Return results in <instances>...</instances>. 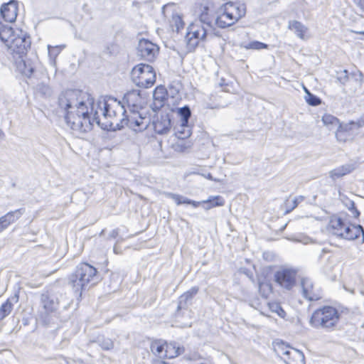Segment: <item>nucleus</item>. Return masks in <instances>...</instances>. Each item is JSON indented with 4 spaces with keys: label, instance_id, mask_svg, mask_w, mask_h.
<instances>
[{
    "label": "nucleus",
    "instance_id": "obj_27",
    "mask_svg": "<svg viewBox=\"0 0 364 364\" xmlns=\"http://www.w3.org/2000/svg\"><path fill=\"white\" fill-rule=\"evenodd\" d=\"M225 5L229 8V10L237 15V18L240 19L245 16L246 6L240 2H228Z\"/></svg>",
    "mask_w": 364,
    "mask_h": 364
},
{
    "label": "nucleus",
    "instance_id": "obj_36",
    "mask_svg": "<svg viewBox=\"0 0 364 364\" xmlns=\"http://www.w3.org/2000/svg\"><path fill=\"white\" fill-rule=\"evenodd\" d=\"M178 114L181 117V122L188 124L191 115L190 107L187 105L178 109Z\"/></svg>",
    "mask_w": 364,
    "mask_h": 364
},
{
    "label": "nucleus",
    "instance_id": "obj_7",
    "mask_svg": "<svg viewBox=\"0 0 364 364\" xmlns=\"http://www.w3.org/2000/svg\"><path fill=\"white\" fill-rule=\"evenodd\" d=\"M148 124V119L143 117L138 110L131 109L130 114L126 113L125 117L120 119V129L127 126L134 132H141Z\"/></svg>",
    "mask_w": 364,
    "mask_h": 364
},
{
    "label": "nucleus",
    "instance_id": "obj_14",
    "mask_svg": "<svg viewBox=\"0 0 364 364\" xmlns=\"http://www.w3.org/2000/svg\"><path fill=\"white\" fill-rule=\"evenodd\" d=\"M122 103L124 105H127L129 112L131 109L138 110L141 103V97L140 92L136 90H132L127 92L123 97Z\"/></svg>",
    "mask_w": 364,
    "mask_h": 364
},
{
    "label": "nucleus",
    "instance_id": "obj_21",
    "mask_svg": "<svg viewBox=\"0 0 364 364\" xmlns=\"http://www.w3.org/2000/svg\"><path fill=\"white\" fill-rule=\"evenodd\" d=\"M198 287H193L180 296L178 298L177 311L183 309H187L189 304H191L193 298L198 293Z\"/></svg>",
    "mask_w": 364,
    "mask_h": 364
},
{
    "label": "nucleus",
    "instance_id": "obj_33",
    "mask_svg": "<svg viewBox=\"0 0 364 364\" xmlns=\"http://www.w3.org/2000/svg\"><path fill=\"white\" fill-rule=\"evenodd\" d=\"M321 120L323 124L329 129H331L334 127H338L340 123V121L337 117L329 114H324L322 117Z\"/></svg>",
    "mask_w": 364,
    "mask_h": 364
},
{
    "label": "nucleus",
    "instance_id": "obj_45",
    "mask_svg": "<svg viewBox=\"0 0 364 364\" xmlns=\"http://www.w3.org/2000/svg\"><path fill=\"white\" fill-rule=\"evenodd\" d=\"M98 343H99L100 346L103 350H108L113 348V347H114L113 341L109 338H104L102 340H99Z\"/></svg>",
    "mask_w": 364,
    "mask_h": 364
},
{
    "label": "nucleus",
    "instance_id": "obj_13",
    "mask_svg": "<svg viewBox=\"0 0 364 364\" xmlns=\"http://www.w3.org/2000/svg\"><path fill=\"white\" fill-rule=\"evenodd\" d=\"M26 212L25 208L10 211L0 218V233L5 230L11 224L18 220Z\"/></svg>",
    "mask_w": 364,
    "mask_h": 364
},
{
    "label": "nucleus",
    "instance_id": "obj_19",
    "mask_svg": "<svg viewBox=\"0 0 364 364\" xmlns=\"http://www.w3.org/2000/svg\"><path fill=\"white\" fill-rule=\"evenodd\" d=\"M346 225V223L342 218L336 215H333L330 218L327 229L329 232L341 237Z\"/></svg>",
    "mask_w": 364,
    "mask_h": 364
},
{
    "label": "nucleus",
    "instance_id": "obj_6",
    "mask_svg": "<svg viewBox=\"0 0 364 364\" xmlns=\"http://www.w3.org/2000/svg\"><path fill=\"white\" fill-rule=\"evenodd\" d=\"M208 36L213 37L212 28L210 26L204 28L198 24H191L188 27V31L186 36L188 48L190 50H194L198 46L200 41H205Z\"/></svg>",
    "mask_w": 364,
    "mask_h": 364
},
{
    "label": "nucleus",
    "instance_id": "obj_53",
    "mask_svg": "<svg viewBox=\"0 0 364 364\" xmlns=\"http://www.w3.org/2000/svg\"><path fill=\"white\" fill-rule=\"evenodd\" d=\"M119 234L118 230H113L110 234L109 236L112 238H115Z\"/></svg>",
    "mask_w": 364,
    "mask_h": 364
},
{
    "label": "nucleus",
    "instance_id": "obj_9",
    "mask_svg": "<svg viewBox=\"0 0 364 364\" xmlns=\"http://www.w3.org/2000/svg\"><path fill=\"white\" fill-rule=\"evenodd\" d=\"M159 53V47L146 39H141L137 46V55L141 58L152 62Z\"/></svg>",
    "mask_w": 364,
    "mask_h": 364
},
{
    "label": "nucleus",
    "instance_id": "obj_22",
    "mask_svg": "<svg viewBox=\"0 0 364 364\" xmlns=\"http://www.w3.org/2000/svg\"><path fill=\"white\" fill-rule=\"evenodd\" d=\"M41 304L45 310L44 313H55L58 306V302L53 297L47 294H42L41 296Z\"/></svg>",
    "mask_w": 364,
    "mask_h": 364
},
{
    "label": "nucleus",
    "instance_id": "obj_8",
    "mask_svg": "<svg viewBox=\"0 0 364 364\" xmlns=\"http://www.w3.org/2000/svg\"><path fill=\"white\" fill-rule=\"evenodd\" d=\"M297 271L294 269H282L274 274V281L281 287L291 290L296 285Z\"/></svg>",
    "mask_w": 364,
    "mask_h": 364
},
{
    "label": "nucleus",
    "instance_id": "obj_60",
    "mask_svg": "<svg viewBox=\"0 0 364 364\" xmlns=\"http://www.w3.org/2000/svg\"><path fill=\"white\" fill-rule=\"evenodd\" d=\"M178 21H181V19L180 18H178Z\"/></svg>",
    "mask_w": 364,
    "mask_h": 364
},
{
    "label": "nucleus",
    "instance_id": "obj_5",
    "mask_svg": "<svg viewBox=\"0 0 364 364\" xmlns=\"http://www.w3.org/2000/svg\"><path fill=\"white\" fill-rule=\"evenodd\" d=\"M131 75L133 82L139 87H151L156 82V73L148 64L137 65L132 69Z\"/></svg>",
    "mask_w": 364,
    "mask_h": 364
},
{
    "label": "nucleus",
    "instance_id": "obj_24",
    "mask_svg": "<svg viewBox=\"0 0 364 364\" xmlns=\"http://www.w3.org/2000/svg\"><path fill=\"white\" fill-rule=\"evenodd\" d=\"M186 204L187 205H191L194 208H197L200 205V203H208L209 206L207 208H210L215 206H222L224 204V200L222 197L218 196L213 198H209L207 200H203L202 202H198L193 200H191L189 198H186L185 200Z\"/></svg>",
    "mask_w": 364,
    "mask_h": 364
},
{
    "label": "nucleus",
    "instance_id": "obj_51",
    "mask_svg": "<svg viewBox=\"0 0 364 364\" xmlns=\"http://www.w3.org/2000/svg\"><path fill=\"white\" fill-rule=\"evenodd\" d=\"M353 75L356 81L360 82L363 81V75L360 71H358L357 73H353Z\"/></svg>",
    "mask_w": 364,
    "mask_h": 364
},
{
    "label": "nucleus",
    "instance_id": "obj_34",
    "mask_svg": "<svg viewBox=\"0 0 364 364\" xmlns=\"http://www.w3.org/2000/svg\"><path fill=\"white\" fill-rule=\"evenodd\" d=\"M258 288L259 294L264 299H267L272 292V285L266 282H258Z\"/></svg>",
    "mask_w": 364,
    "mask_h": 364
},
{
    "label": "nucleus",
    "instance_id": "obj_50",
    "mask_svg": "<svg viewBox=\"0 0 364 364\" xmlns=\"http://www.w3.org/2000/svg\"><path fill=\"white\" fill-rule=\"evenodd\" d=\"M167 90L168 95H171L172 97H174L179 92V89L172 84L168 86V90Z\"/></svg>",
    "mask_w": 364,
    "mask_h": 364
},
{
    "label": "nucleus",
    "instance_id": "obj_58",
    "mask_svg": "<svg viewBox=\"0 0 364 364\" xmlns=\"http://www.w3.org/2000/svg\"><path fill=\"white\" fill-rule=\"evenodd\" d=\"M4 136H5V134H4V132L1 129H0V141L4 139Z\"/></svg>",
    "mask_w": 364,
    "mask_h": 364
},
{
    "label": "nucleus",
    "instance_id": "obj_42",
    "mask_svg": "<svg viewBox=\"0 0 364 364\" xmlns=\"http://www.w3.org/2000/svg\"><path fill=\"white\" fill-rule=\"evenodd\" d=\"M269 46L266 43L254 41L248 43L247 46H245L247 49H253V50H261V49H267Z\"/></svg>",
    "mask_w": 364,
    "mask_h": 364
},
{
    "label": "nucleus",
    "instance_id": "obj_17",
    "mask_svg": "<svg viewBox=\"0 0 364 364\" xmlns=\"http://www.w3.org/2000/svg\"><path fill=\"white\" fill-rule=\"evenodd\" d=\"M168 96V90L164 86H157L153 93L154 102L151 106L153 110H159L164 105Z\"/></svg>",
    "mask_w": 364,
    "mask_h": 364
},
{
    "label": "nucleus",
    "instance_id": "obj_35",
    "mask_svg": "<svg viewBox=\"0 0 364 364\" xmlns=\"http://www.w3.org/2000/svg\"><path fill=\"white\" fill-rule=\"evenodd\" d=\"M179 350L180 348H176L174 343L168 344L166 343V345H165V353L163 356L169 358L176 357L180 354Z\"/></svg>",
    "mask_w": 364,
    "mask_h": 364
},
{
    "label": "nucleus",
    "instance_id": "obj_39",
    "mask_svg": "<svg viewBox=\"0 0 364 364\" xmlns=\"http://www.w3.org/2000/svg\"><path fill=\"white\" fill-rule=\"evenodd\" d=\"M195 23L198 24V26L203 27L204 28H205V27H207L208 26H210V27L212 28V35L214 36L212 20L210 19L208 14H201L199 18V21Z\"/></svg>",
    "mask_w": 364,
    "mask_h": 364
},
{
    "label": "nucleus",
    "instance_id": "obj_15",
    "mask_svg": "<svg viewBox=\"0 0 364 364\" xmlns=\"http://www.w3.org/2000/svg\"><path fill=\"white\" fill-rule=\"evenodd\" d=\"M154 129L159 134H166L171 127V118L168 114L157 117L153 122Z\"/></svg>",
    "mask_w": 364,
    "mask_h": 364
},
{
    "label": "nucleus",
    "instance_id": "obj_41",
    "mask_svg": "<svg viewBox=\"0 0 364 364\" xmlns=\"http://www.w3.org/2000/svg\"><path fill=\"white\" fill-rule=\"evenodd\" d=\"M304 200V197L302 196H297L291 202V205H289V200H286V203H285V205L287 206V210H285V213L286 214H288L291 211H292L295 208L297 207V205H299V203H301V201H303Z\"/></svg>",
    "mask_w": 364,
    "mask_h": 364
},
{
    "label": "nucleus",
    "instance_id": "obj_59",
    "mask_svg": "<svg viewBox=\"0 0 364 364\" xmlns=\"http://www.w3.org/2000/svg\"><path fill=\"white\" fill-rule=\"evenodd\" d=\"M220 86H223V85H225V82H224V80L223 79H221V82L219 83Z\"/></svg>",
    "mask_w": 364,
    "mask_h": 364
},
{
    "label": "nucleus",
    "instance_id": "obj_55",
    "mask_svg": "<svg viewBox=\"0 0 364 364\" xmlns=\"http://www.w3.org/2000/svg\"><path fill=\"white\" fill-rule=\"evenodd\" d=\"M352 33H356V34H360L363 36V37L361 38L362 40H364V31H353V30H351L350 31Z\"/></svg>",
    "mask_w": 364,
    "mask_h": 364
},
{
    "label": "nucleus",
    "instance_id": "obj_2",
    "mask_svg": "<svg viewBox=\"0 0 364 364\" xmlns=\"http://www.w3.org/2000/svg\"><path fill=\"white\" fill-rule=\"evenodd\" d=\"M100 280V276L96 268L88 263L79 264L75 271L68 277V284L73 291L82 296L83 291L96 284Z\"/></svg>",
    "mask_w": 364,
    "mask_h": 364
},
{
    "label": "nucleus",
    "instance_id": "obj_49",
    "mask_svg": "<svg viewBox=\"0 0 364 364\" xmlns=\"http://www.w3.org/2000/svg\"><path fill=\"white\" fill-rule=\"evenodd\" d=\"M329 173H330V176L333 179L341 178L344 176L343 173L341 171V169L340 167H338V168L331 171Z\"/></svg>",
    "mask_w": 364,
    "mask_h": 364
},
{
    "label": "nucleus",
    "instance_id": "obj_56",
    "mask_svg": "<svg viewBox=\"0 0 364 364\" xmlns=\"http://www.w3.org/2000/svg\"><path fill=\"white\" fill-rule=\"evenodd\" d=\"M276 307H277V309H279V311H277L278 314H279L280 316L283 317V315H282V314H285L284 311V310H283L280 306H277V305L276 306Z\"/></svg>",
    "mask_w": 364,
    "mask_h": 364
},
{
    "label": "nucleus",
    "instance_id": "obj_52",
    "mask_svg": "<svg viewBox=\"0 0 364 364\" xmlns=\"http://www.w3.org/2000/svg\"><path fill=\"white\" fill-rule=\"evenodd\" d=\"M277 346L278 348L282 351V354L285 350H290L291 349L288 346H286L283 342H282L281 343H278Z\"/></svg>",
    "mask_w": 364,
    "mask_h": 364
},
{
    "label": "nucleus",
    "instance_id": "obj_43",
    "mask_svg": "<svg viewBox=\"0 0 364 364\" xmlns=\"http://www.w3.org/2000/svg\"><path fill=\"white\" fill-rule=\"evenodd\" d=\"M336 137L338 141L346 142L351 137V134H348L343 129H339V127H337V129L336 132Z\"/></svg>",
    "mask_w": 364,
    "mask_h": 364
},
{
    "label": "nucleus",
    "instance_id": "obj_38",
    "mask_svg": "<svg viewBox=\"0 0 364 364\" xmlns=\"http://www.w3.org/2000/svg\"><path fill=\"white\" fill-rule=\"evenodd\" d=\"M304 89L306 92L305 100L309 105L317 106L321 103V100L318 97L311 93L306 87Z\"/></svg>",
    "mask_w": 364,
    "mask_h": 364
},
{
    "label": "nucleus",
    "instance_id": "obj_30",
    "mask_svg": "<svg viewBox=\"0 0 364 364\" xmlns=\"http://www.w3.org/2000/svg\"><path fill=\"white\" fill-rule=\"evenodd\" d=\"M18 69L23 75L31 77L35 70V67L31 60H21L18 64Z\"/></svg>",
    "mask_w": 364,
    "mask_h": 364
},
{
    "label": "nucleus",
    "instance_id": "obj_29",
    "mask_svg": "<svg viewBox=\"0 0 364 364\" xmlns=\"http://www.w3.org/2000/svg\"><path fill=\"white\" fill-rule=\"evenodd\" d=\"M41 320L44 326L58 328L59 319L55 313H42Z\"/></svg>",
    "mask_w": 364,
    "mask_h": 364
},
{
    "label": "nucleus",
    "instance_id": "obj_3",
    "mask_svg": "<svg viewBox=\"0 0 364 364\" xmlns=\"http://www.w3.org/2000/svg\"><path fill=\"white\" fill-rule=\"evenodd\" d=\"M95 109L102 114L105 122L100 120V124L107 123L110 124L107 129L112 127L114 122L116 123L119 129H120V119L125 117L127 110L121 101L117 99L111 98L109 100L103 99L99 100L95 106Z\"/></svg>",
    "mask_w": 364,
    "mask_h": 364
},
{
    "label": "nucleus",
    "instance_id": "obj_11",
    "mask_svg": "<svg viewBox=\"0 0 364 364\" xmlns=\"http://www.w3.org/2000/svg\"><path fill=\"white\" fill-rule=\"evenodd\" d=\"M222 10L223 12L217 16L215 21V24L218 27L225 28L232 26L240 20L237 15H235L233 12L230 11L225 4Z\"/></svg>",
    "mask_w": 364,
    "mask_h": 364
},
{
    "label": "nucleus",
    "instance_id": "obj_23",
    "mask_svg": "<svg viewBox=\"0 0 364 364\" xmlns=\"http://www.w3.org/2000/svg\"><path fill=\"white\" fill-rule=\"evenodd\" d=\"M17 33L18 30L16 31L11 26L4 25L0 22V39L6 47L12 42Z\"/></svg>",
    "mask_w": 364,
    "mask_h": 364
},
{
    "label": "nucleus",
    "instance_id": "obj_47",
    "mask_svg": "<svg viewBox=\"0 0 364 364\" xmlns=\"http://www.w3.org/2000/svg\"><path fill=\"white\" fill-rule=\"evenodd\" d=\"M339 167L341 168V171L343 173L344 176L348 173H350L355 168V165L352 164H344Z\"/></svg>",
    "mask_w": 364,
    "mask_h": 364
},
{
    "label": "nucleus",
    "instance_id": "obj_44",
    "mask_svg": "<svg viewBox=\"0 0 364 364\" xmlns=\"http://www.w3.org/2000/svg\"><path fill=\"white\" fill-rule=\"evenodd\" d=\"M165 196L168 198H170L174 200L176 203L178 205H181V204H186L185 200L187 198H186L183 196L170 193V192L165 193Z\"/></svg>",
    "mask_w": 364,
    "mask_h": 364
},
{
    "label": "nucleus",
    "instance_id": "obj_40",
    "mask_svg": "<svg viewBox=\"0 0 364 364\" xmlns=\"http://www.w3.org/2000/svg\"><path fill=\"white\" fill-rule=\"evenodd\" d=\"M65 48V45H60L55 46H48V55L50 58L55 60V58L59 55L61 50Z\"/></svg>",
    "mask_w": 364,
    "mask_h": 364
},
{
    "label": "nucleus",
    "instance_id": "obj_37",
    "mask_svg": "<svg viewBox=\"0 0 364 364\" xmlns=\"http://www.w3.org/2000/svg\"><path fill=\"white\" fill-rule=\"evenodd\" d=\"M36 90L38 94L45 97H50L53 92L50 87L43 82L38 84Z\"/></svg>",
    "mask_w": 364,
    "mask_h": 364
},
{
    "label": "nucleus",
    "instance_id": "obj_57",
    "mask_svg": "<svg viewBox=\"0 0 364 364\" xmlns=\"http://www.w3.org/2000/svg\"><path fill=\"white\" fill-rule=\"evenodd\" d=\"M204 176H205L206 178L209 179V180L216 181V180H215V179H214V178H213V176H212L211 173H207L206 175H204Z\"/></svg>",
    "mask_w": 364,
    "mask_h": 364
},
{
    "label": "nucleus",
    "instance_id": "obj_48",
    "mask_svg": "<svg viewBox=\"0 0 364 364\" xmlns=\"http://www.w3.org/2000/svg\"><path fill=\"white\" fill-rule=\"evenodd\" d=\"M337 79L341 83L345 84L348 80V71L344 70L338 73Z\"/></svg>",
    "mask_w": 364,
    "mask_h": 364
},
{
    "label": "nucleus",
    "instance_id": "obj_28",
    "mask_svg": "<svg viewBox=\"0 0 364 364\" xmlns=\"http://www.w3.org/2000/svg\"><path fill=\"white\" fill-rule=\"evenodd\" d=\"M288 27L290 30L294 31L299 38H304V33L306 32L307 28L303 23L295 20L289 21Z\"/></svg>",
    "mask_w": 364,
    "mask_h": 364
},
{
    "label": "nucleus",
    "instance_id": "obj_4",
    "mask_svg": "<svg viewBox=\"0 0 364 364\" xmlns=\"http://www.w3.org/2000/svg\"><path fill=\"white\" fill-rule=\"evenodd\" d=\"M339 318L340 314L336 308L326 306L312 314L309 323L316 328L331 330L336 326Z\"/></svg>",
    "mask_w": 364,
    "mask_h": 364
},
{
    "label": "nucleus",
    "instance_id": "obj_16",
    "mask_svg": "<svg viewBox=\"0 0 364 364\" xmlns=\"http://www.w3.org/2000/svg\"><path fill=\"white\" fill-rule=\"evenodd\" d=\"M301 287L302 289V296L309 301H318L321 296L314 289V284L311 279L303 277L301 279Z\"/></svg>",
    "mask_w": 364,
    "mask_h": 364
},
{
    "label": "nucleus",
    "instance_id": "obj_32",
    "mask_svg": "<svg viewBox=\"0 0 364 364\" xmlns=\"http://www.w3.org/2000/svg\"><path fill=\"white\" fill-rule=\"evenodd\" d=\"M165 345H166V342L165 341H154L151 344V350L154 355L161 357L162 356L163 352H165Z\"/></svg>",
    "mask_w": 364,
    "mask_h": 364
},
{
    "label": "nucleus",
    "instance_id": "obj_26",
    "mask_svg": "<svg viewBox=\"0 0 364 364\" xmlns=\"http://www.w3.org/2000/svg\"><path fill=\"white\" fill-rule=\"evenodd\" d=\"M18 300V297L15 296L14 297L9 298L1 304L0 306V321L11 314L13 309L14 302H17Z\"/></svg>",
    "mask_w": 364,
    "mask_h": 364
},
{
    "label": "nucleus",
    "instance_id": "obj_1",
    "mask_svg": "<svg viewBox=\"0 0 364 364\" xmlns=\"http://www.w3.org/2000/svg\"><path fill=\"white\" fill-rule=\"evenodd\" d=\"M58 105L64 112L67 124L73 130L89 132L94 123L105 130L110 125L100 124V116L95 109V100L89 92L76 89L67 90L60 95Z\"/></svg>",
    "mask_w": 364,
    "mask_h": 364
},
{
    "label": "nucleus",
    "instance_id": "obj_25",
    "mask_svg": "<svg viewBox=\"0 0 364 364\" xmlns=\"http://www.w3.org/2000/svg\"><path fill=\"white\" fill-rule=\"evenodd\" d=\"M339 129H343L344 132L348 133V134H353L352 132L353 129H360L364 127V114L362 115L358 120L356 121H350L347 124L339 123L338 126Z\"/></svg>",
    "mask_w": 364,
    "mask_h": 364
},
{
    "label": "nucleus",
    "instance_id": "obj_20",
    "mask_svg": "<svg viewBox=\"0 0 364 364\" xmlns=\"http://www.w3.org/2000/svg\"><path fill=\"white\" fill-rule=\"evenodd\" d=\"M283 355L287 364H305L304 355L299 350L291 348L290 350H285Z\"/></svg>",
    "mask_w": 364,
    "mask_h": 364
},
{
    "label": "nucleus",
    "instance_id": "obj_54",
    "mask_svg": "<svg viewBox=\"0 0 364 364\" xmlns=\"http://www.w3.org/2000/svg\"><path fill=\"white\" fill-rule=\"evenodd\" d=\"M358 6L364 12V0H358Z\"/></svg>",
    "mask_w": 364,
    "mask_h": 364
},
{
    "label": "nucleus",
    "instance_id": "obj_31",
    "mask_svg": "<svg viewBox=\"0 0 364 364\" xmlns=\"http://www.w3.org/2000/svg\"><path fill=\"white\" fill-rule=\"evenodd\" d=\"M176 135L179 139H186L191 135V128L188 124H183L181 122L180 125L176 127Z\"/></svg>",
    "mask_w": 364,
    "mask_h": 364
},
{
    "label": "nucleus",
    "instance_id": "obj_46",
    "mask_svg": "<svg viewBox=\"0 0 364 364\" xmlns=\"http://www.w3.org/2000/svg\"><path fill=\"white\" fill-rule=\"evenodd\" d=\"M346 205H347L348 208L352 212L353 217H355V218L359 217L360 212L356 208L355 204L353 200H349Z\"/></svg>",
    "mask_w": 364,
    "mask_h": 364
},
{
    "label": "nucleus",
    "instance_id": "obj_12",
    "mask_svg": "<svg viewBox=\"0 0 364 364\" xmlns=\"http://www.w3.org/2000/svg\"><path fill=\"white\" fill-rule=\"evenodd\" d=\"M1 15L5 21L12 23L16 21L18 14V1L11 0L1 6Z\"/></svg>",
    "mask_w": 364,
    "mask_h": 364
},
{
    "label": "nucleus",
    "instance_id": "obj_10",
    "mask_svg": "<svg viewBox=\"0 0 364 364\" xmlns=\"http://www.w3.org/2000/svg\"><path fill=\"white\" fill-rule=\"evenodd\" d=\"M11 41L7 48L18 54L26 53L31 46L29 36L23 33L21 30H18L17 34Z\"/></svg>",
    "mask_w": 364,
    "mask_h": 364
},
{
    "label": "nucleus",
    "instance_id": "obj_18",
    "mask_svg": "<svg viewBox=\"0 0 364 364\" xmlns=\"http://www.w3.org/2000/svg\"><path fill=\"white\" fill-rule=\"evenodd\" d=\"M362 235V243L364 242V229L360 225H348L346 224L345 229L341 238L348 240H353L358 239L360 235Z\"/></svg>",
    "mask_w": 364,
    "mask_h": 364
}]
</instances>
